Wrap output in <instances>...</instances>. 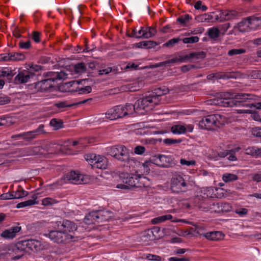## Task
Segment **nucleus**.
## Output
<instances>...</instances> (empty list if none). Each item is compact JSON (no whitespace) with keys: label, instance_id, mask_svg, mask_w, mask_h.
Wrapping results in <instances>:
<instances>
[{"label":"nucleus","instance_id":"f704fd0d","mask_svg":"<svg viewBox=\"0 0 261 261\" xmlns=\"http://www.w3.org/2000/svg\"><path fill=\"white\" fill-rule=\"evenodd\" d=\"M37 202L36 201V199H30L23 202H20L17 204V208H21L28 206H31L33 204H36Z\"/></svg>","mask_w":261,"mask_h":261},{"label":"nucleus","instance_id":"680f3d73","mask_svg":"<svg viewBox=\"0 0 261 261\" xmlns=\"http://www.w3.org/2000/svg\"><path fill=\"white\" fill-rule=\"evenodd\" d=\"M40 35L41 33L40 32L36 31L33 32L32 38L35 42L38 43L40 41Z\"/></svg>","mask_w":261,"mask_h":261},{"label":"nucleus","instance_id":"cd10ccee","mask_svg":"<svg viewBox=\"0 0 261 261\" xmlns=\"http://www.w3.org/2000/svg\"><path fill=\"white\" fill-rule=\"evenodd\" d=\"M172 216L171 215L168 214L166 215H163L160 217H156L151 220V223L153 224H159L163 222H165L166 220H170L172 218Z\"/></svg>","mask_w":261,"mask_h":261},{"label":"nucleus","instance_id":"a211bd4d","mask_svg":"<svg viewBox=\"0 0 261 261\" xmlns=\"http://www.w3.org/2000/svg\"><path fill=\"white\" fill-rule=\"evenodd\" d=\"M21 226H12L9 229L3 231L1 233V236L6 239H12L16 236L17 234L21 230Z\"/></svg>","mask_w":261,"mask_h":261},{"label":"nucleus","instance_id":"6ab92c4d","mask_svg":"<svg viewBox=\"0 0 261 261\" xmlns=\"http://www.w3.org/2000/svg\"><path fill=\"white\" fill-rule=\"evenodd\" d=\"M169 90L168 88L165 86H162L160 88H155L154 90L149 94L153 99L155 98L157 100L156 104L158 105L161 100V97L162 95L167 94L168 93Z\"/></svg>","mask_w":261,"mask_h":261},{"label":"nucleus","instance_id":"393cba45","mask_svg":"<svg viewBox=\"0 0 261 261\" xmlns=\"http://www.w3.org/2000/svg\"><path fill=\"white\" fill-rule=\"evenodd\" d=\"M14 123V119L8 116H4L0 118V126H9Z\"/></svg>","mask_w":261,"mask_h":261},{"label":"nucleus","instance_id":"bb28decb","mask_svg":"<svg viewBox=\"0 0 261 261\" xmlns=\"http://www.w3.org/2000/svg\"><path fill=\"white\" fill-rule=\"evenodd\" d=\"M134 175L128 173H125L123 174L122 177L123 178V182L130 187H133L135 185L134 183Z\"/></svg>","mask_w":261,"mask_h":261},{"label":"nucleus","instance_id":"72a5a7b5","mask_svg":"<svg viewBox=\"0 0 261 261\" xmlns=\"http://www.w3.org/2000/svg\"><path fill=\"white\" fill-rule=\"evenodd\" d=\"M74 71L76 73H84L87 70V67L85 63L81 62L74 65Z\"/></svg>","mask_w":261,"mask_h":261},{"label":"nucleus","instance_id":"79ce46f5","mask_svg":"<svg viewBox=\"0 0 261 261\" xmlns=\"http://www.w3.org/2000/svg\"><path fill=\"white\" fill-rule=\"evenodd\" d=\"M139 44V47L151 48L157 45V43L155 42L152 41H144L140 42Z\"/></svg>","mask_w":261,"mask_h":261},{"label":"nucleus","instance_id":"c9c22d12","mask_svg":"<svg viewBox=\"0 0 261 261\" xmlns=\"http://www.w3.org/2000/svg\"><path fill=\"white\" fill-rule=\"evenodd\" d=\"M246 52V50L244 48H233L230 49L228 51L227 55L229 56H233L236 55L243 54L245 53Z\"/></svg>","mask_w":261,"mask_h":261},{"label":"nucleus","instance_id":"9b49d317","mask_svg":"<svg viewBox=\"0 0 261 261\" xmlns=\"http://www.w3.org/2000/svg\"><path fill=\"white\" fill-rule=\"evenodd\" d=\"M85 159L92 167L98 169H106L108 160L106 158L95 154H88L85 155Z\"/></svg>","mask_w":261,"mask_h":261},{"label":"nucleus","instance_id":"c85d7f7f","mask_svg":"<svg viewBox=\"0 0 261 261\" xmlns=\"http://www.w3.org/2000/svg\"><path fill=\"white\" fill-rule=\"evenodd\" d=\"M245 153L252 156H259L261 154V149L255 147H249L245 149Z\"/></svg>","mask_w":261,"mask_h":261},{"label":"nucleus","instance_id":"3c124183","mask_svg":"<svg viewBox=\"0 0 261 261\" xmlns=\"http://www.w3.org/2000/svg\"><path fill=\"white\" fill-rule=\"evenodd\" d=\"M143 237L145 238V240H152L155 238L154 237L153 232L152 230H148L146 231L143 236Z\"/></svg>","mask_w":261,"mask_h":261},{"label":"nucleus","instance_id":"603ef678","mask_svg":"<svg viewBox=\"0 0 261 261\" xmlns=\"http://www.w3.org/2000/svg\"><path fill=\"white\" fill-rule=\"evenodd\" d=\"M19 47L22 49H29L31 47V42L30 40H28L25 42L20 41L19 42Z\"/></svg>","mask_w":261,"mask_h":261},{"label":"nucleus","instance_id":"4d7b16f0","mask_svg":"<svg viewBox=\"0 0 261 261\" xmlns=\"http://www.w3.org/2000/svg\"><path fill=\"white\" fill-rule=\"evenodd\" d=\"M146 28L142 27L141 28V29L137 32V38H146Z\"/></svg>","mask_w":261,"mask_h":261},{"label":"nucleus","instance_id":"f257e3e1","mask_svg":"<svg viewBox=\"0 0 261 261\" xmlns=\"http://www.w3.org/2000/svg\"><path fill=\"white\" fill-rule=\"evenodd\" d=\"M256 97L254 95L247 93H238L234 95L227 93L222 97L210 100V103L224 107L243 106L250 109H261V102L244 103L247 100L255 99Z\"/></svg>","mask_w":261,"mask_h":261},{"label":"nucleus","instance_id":"4468645a","mask_svg":"<svg viewBox=\"0 0 261 261\" xmlns=\"http://www.w3.org/2000/svg\"><path fill=\"white\" fill-rule=\"evenodd\" d=\"M58 228L67 233L75 236V231L77 230V227L73 222L68 220H64L58 222Z\"/></svg>","mask_w":261,"mask_h":261},{"label":"nucleus","instance_id":"a19ab883","mask_svg":"<svg viewBox=\"0 0 261 261\" xmlns=\"http://www.w3.org/2000/svg\"><path fill=\"white\" fill-rule=\"evenodd\" d=\"M213 16L208 14H204L196 17V19L200 22H209L212 20Z\"/></svg>","mask_w":261,"mask_h":261},{"label":"nucleus","instance_id":"a878e982","mask_svg":"<svg viewBox=\"0 0 261 261\" xmlns=\"http://www.w3.org/2000/svg\"><path fill=\"white\" fill-rule=\"evenodd\" d=\"M12 194L13 199H19L27 196L28 192L24 191L21 187H18L16 191L12 192Z\"/></svg>","mask_w":261,"mask_h":261},{"label":"nucleus","instance_id":"dca6fc26","mask_svg":"<svg viewBox=\"0 0 261 261\" xmlns=\"http://www.w3.org/2000/svg\"><path fill=\"white\" fill-rule=\"evenodd\" d=\"M122 106H117L109 109L105 114L106 118L113 120L123 117Z\"/></svg>","mask_w":261,"mask_h":261},{"label":"nucleus","instance_id":"69168bd1","mask_svg":"<svg viewBox=\"0 0 261 261\" xmlns=\"http://www.w3.org/2000/svg\"><path fill=\"white\" fill-rule=\"evenodd\" d=\"M55 106L57 107L58 109H62L66 107H70L71 105H67L65 101H62L58 103H56L54 105Z\"/></svg>","mask_w":261,"mask_h":261},{"label":"nucleus","instance_id":"774afa93","mask_svg":"<svg viewBox=\"0 0 261 261\" xmlns=\"http://www.w3.org/2000/svg\"><path fill=\"white\" fill-rule=\"evenodd\" d=\"M177 62H185L190 60L189 55H186L185 56H179L177 57Z\"/></svg>","mask_w":261,"mask_h":261},{"label":"nucleus","instance_id":"a18cd8bd","mask_svg":"<svg viewBox=\"0 0 261 261\" xmlns=\"http://www.w3.org/2000/svg\"><path fill=\"white\" fill-rule=\"evenodd\" d=\"M57 201L51 198L46 197L42 199V204L44 206L51 205L56 203Z\"/></svg>","mask_w":261,"mask_h":261},{"label":"nucleus","instance_id":"49530a36","mask_svg":"<svg viewBox=\"0 0 261 261\" xmlns=\"http://www.w3.org/2000/svg\"><path fill=\"white\" fill-rule=\"evenodd\" d=\"M180 40V39L179 38H175L171 39L168 41L167 42H166L165 44H163V46L167 47H172L175 44L178 43Z\"/></svg>","mask_w":261,"mask_h":261},{"label":"nucleus","instance_id":"6e6d98bb","mask_svg":"<svg viewBox=\"0 0 261 261\" xmlns=\"http://www.w3.org/2000/svg\"><path fill=\"white\" fill-rule=\"evenodd\" d=\"M146 258L150 260L161 261L162 260L161 256L151 254H147Z\"/></svg>","mask_w":261,"mask_h":261},{"label":"nucleus","instance_id":"09e8293b","mask_svg":"<svg viewBox=\"0 0 261 261\" xmlns=\"http://www.w3.org/2000/svg\"><path fill=\"white\" fill-rule=\"evenodd\" d=\"M76 91L79 92V93L81 94L89 93L92 91V88L90 86L78 88Z\"/></svg>","mask_w":261,"mask_h":261},{"label":"nucleus","instance_id":"7ed1b4c3","mask_svg":"<svg viewBox=\"0 0 261 261\" xmlns=\"http://www.w3.org/2000/svg\"><path fill=\"white\" fill-rule=\"evenodd\" d=\"M43 249L41 243L37 240L30 239L23 240L18 242L13 249L14 251H20V253L16 256L13 257L14 260L20 258L24 254V252L32 251L34 252L39 251Z\"/></svg>","mask_w":261,"mask_h":261},{"label":"nucleus","instance_id":"0eeeda50","mask_svg":"<svg viewBox=\"0 0 261 261\" xmlns=\"http://www.w3.org/2000/svg\"><path fill=\"white\" fill-rule=\"evenodd\" d=\"M51 241L55 243L66 244L73 241L75 238H77L72 234H68L62 230H51L47 234H45Z\"/></svg>","mask_w":261,"mask_h":261},{"label":"nucleus","instance_id":"338daca9","mask_svg":"<svg viewBox=\"0 0 261 261\" xmlns=\"http://www.w3.org/2000/svg\"><path fill=\"white\" fill-rule=\"evenodd\" d=\"M10 57V53L8 54H3L0 55V60L4 61H11Z\"/></svg>","mask_w":261,"mask_h":261},{"label":"nucleus","instance_id":"4c0bfd02","mask_svg":"<svg viewBox=\"0 0 261 261\" xmlns=\"http://www.w3.org/2000/svg\"><path fill=\"white\" fill-rule=\"evenodd\" d=\"M186 127L183 125H175L171 127V132L173 134H182L185 133Z\"/></svg>","mask_w":261,"mask_h":261},{"label":"nucleus","instance_id":"473e14b6","mask_svg":"<svg viewBox=\"0 0 261 261\" xmlns=\"http://www.w3.org/2000/svg\"><path fill=\"white\" fill-rule=\"evenodd\" d=\"M192 18L189 14H185L180 16L177 19V21L180 23L182 25L185 26L189 21Z\"/></svg>","mask_w":261,"mask_h":261},{"label":"nucleus","instance_id":"de8ad7c7","mask_svg":"<svg viewBox=\"0 0 261 261\" xmlns=\"http://www.w3.org/2000/svg\"><path fill=\"white\" fill-rule=\"evenodd\" d=\"M146 38H150L153 36L156 33V31L155 28L152 27H147L146 28Z\"/></svg>","mask_w":261,"mask_h":261},{"label":"nucleus","instance_id":"052dcab7","mask_svg":"<svg viewBox=\"0 0 261 261\" xmlns=\"http://www.w3.org/2000/svg\"><path fill=\"white\" fill-rule=\"evenodd\" d=\"M44 125L43 124H40L37 129L34 130L36 136L40 134L46 133L45 131L44 130Z\"/></svg>","mask_w":261,"mask_h":261},{"label":"nucleus","instance_id":"58836bf2","mask_svg":"<svg viewBox=\"0 0 261 261\" xmlns=\"http://www.w3.org/2000/svg\"><path fill=\"white\" fill-rule=\"evenodd\" d=\"M222 179L225 182H230L238 179V176L236 174L225 173L223 175Z\"/></svg>","mask_w":261,"mask_h":261},{"label":"nucleus","instance_id":"2f4dec72","mask_svg":"<svg viewBox=\"0 0 261 261\" xmlns=\"http://www.w3.org/2000/svg\"><path fill=\"white\" fill-rule=\"evenodd\" d=\"M138 184L137 185L136 187H147L149 185V180L146 177L143 176H139V178L138 180Z\"/></svg>","mask_w":261,"mask_h":261},{"label":"nucleus","instance_id":"0e129e2a","mask_svg":"<svg viewBox=\"0 0 261 261\" xmlns=\"http://www.w3.org/2000/svg\"><path fill=\"white\" fill-rule=\"evenodd\" d=\"M0 199L3 200L11 199H13L12 192H8L2 194L0 195Z\"/></svg>","mask_w":261,"mask_h":261},{"label":"nucleus","instance_id":"20e7f679","mask_svg":"<svg viewBox=\"0 0 261 261\" xmlns=\"http://www.w3.org/2000/svg\"><path fill=\"white\" fill-rule=\"evenodd\" d=\"M226 118L220 114L208 115L203 118L199 122V126L201 128L206 129H215L222 126L226 122Z\"/></svg>","mask_w":261,"mask_h":261},{"label":"nucleus","instance_id":"37998d69","mask_svg":"<svg viewBox=\"0 0 261 261\" xmlns=\"http://www.w3.org/2000/svg\"><path fill=\"white\" fill-rule=\"evenodd\" d=\"M205 57V53L204 51L195 52L189 54L190 59L193 58L204 59Z\"/></svg>","mask_w":261,"mask_h":261},{"label":"nucleus","instance_id":"bf43d9fd","mask_svg":"<svg viewBox=\"0 0 261 261\" xmlns=\"http://www.w3.org/2000/svg\"><path fill=\"white\" fill-rule=\"evenodd\" d=\"M146 150L145 148L142 146H137L134 148V152L137 154H142Z\"/></svg>","mask_w":261,"mask_h":261},{"label":"nucleus","instance_id":"8fccbe9b","mask_svg":"<svg viewBox=\"0 0 261 261\" xmlns=\"http://www.w3.org/2000/svg\"><path fill=\"white\" fill-rule=\"evenodd\" d=\"M181 142L180 139H174L170 138H167L163 140V142L168 145H170L175 143H179Z\"/></svg>","mask_w":261,"mask_h":261},{"label":"nucleus","instance_id":"4be33fe9","mask_svg":"<svg viewBox=\"0 0 261 261\" xmlns=\"http://www.w3.org/2000/svg\"><path fill=\"white\" fill-rule=\"evenodd\" d=\"M122 110L124 117L128 115H132L134 112L137 113V110L135 109V104L126 103L125 107L122 106Z\"/></svg>","mask_w":261,"mask_h":261},{"label":"nucleus","instance_id":"ea45409f","mask_svg":"<svg viewBox=\"0 0 261 261\" xmlns=\"http://www.w3.org/2000/svg\"><path fill=\"white\" fill-rule=\"evenodd\" d=\"M36 137L34 130L23 133V140L25 141H31Z\"/></svg>","mask_w":261,"mask_h":261},{"label":"nucleus","instance_id":"f3484780","mask_svg":"<svg viewBox=\"0 0 261 261\" xmlns=\"http://www.w3.org/2000/svg\"><path fill=\"white\" fill-rule=\"evenodd\" d=\"M202 229L200 227L196 228L195 231L200 236H203L207 239L212 241H218L222 239L224 234L220 231H211L203 233L201 232Z\"/></svg>","mask_w":261,"mask_h":261},{"label":"nucleus","instance_id":"412c9836","mask_svg":"<svg viewBox=\"0 0 261 261\" xmlns=\"http://www.w3.org/2000/svg\"><path fill=\"white\" fill-rule=\"evenodd\" d=\"M95 213L97 224H102L103 222L108 221L111 217V213L108 211H98Z\"/></svg>","mask_w":261,"mask_h":261},{"label":"nucleus","instance_id":"e2e57ef3","mask_svg":"<svg viewBox=\"0 0 261 261\" xmlns=\"http://www.w3.org/2000/svg\"><path fill=\"white\" fill-rule=\"evenodd\" d=\"M196 68L194 65H186L181 67V71L183 72H186L192 69Z\"/></svg>","mask_w":261,"mask_h":261},{"label":"nucleus","instance_id":"423d86ee","mask_svg":"<svg viewBox=\"0 0 261 261\" xmlns=\"http://www.w3.org/2000/svg\"><path fill=\"white\" fill-rule=\"evenodd\" d=\"M157 100L153 99L149 94L145 97L137 100L135 103V109L137 110V114L142 115L153 109L156 105Z\"/></svg>","mask_w":261,"mask_h":261},{"label":"nucleus","instance_id":"39448f33","mask_svg":"<svg viewBox=\"0 0 261 261\" xmlns=\"http://www.w3.org/2000/svg\"><path fill=\"white\" fill-rule=\"evenodd\" d=\"M109 154L122 162L126 164V166H133L138 163L135 160L129 158V151L127 148L123 145H116L111 147L109 150Z\"/></svg>","mask_w":261,"mask_h":261},{"label":"nucleus","instance_id":"6e6552de","mask_svg":"<svg viewBox=\"0 0 261 261\" xmlns=\"http://www.w3.org/2000/svg\"><path fill=\"white\" fill-rule=\"evenodd\" d=\"M172 163V159L169 156L163 154H159L152 156L149 162H146L142 165L145 169L146 172H149L150 169L148 166L151 163L158 166L164 168H168L170 166Z\"/></svg>","mask_w":261,"mask_h":261},{"label":"nucleus","instance_id":"f8f14e48","mask_svg":"<svg viewBox=\"0 0 261 261\" xmlns=\"http://www.w3.org/2000/svg\"><path fill=\"white\" fill-rule=\"evenodd\" d=\"M87 176L79 173L78 172L72 171L67 173L61 181L65 182H70L74 184H85L87 182Z\"/></svg>","mask_w":261,"mask_h":261},{"label":"nucleus","instance_id":"1a4fd4ad","mask_svg":"<svg viewBox=\"0 0 261 261\" xmlns=\"http://www.w3.org/2000/svg\"><path fill=\"white\" fill-rule=\"evenodd\" d=\"M188 188V184L184 177L179 174L173 175L170 180V189L174 193L185 192Z\"/></svg>","mask_w":261,"mask_h":261},{"label":"nucleus","instance_id":"5701e85b","mask_svg":"<svg viewBox=\"0 0 261 261\" xmlns=\"http://www.w3.org/2000/svg\"><path fill=\"white\" fill-rule=\"evenodd\" d=\"M84 222L88 225L97 224L95 212H92L87 214L84 219Z\"/></svg>","mask_w":261,"mask_h":261},{"label":"nucleus","instance_id":"2eb2a0df","mask_svg":"<svg viewBox=\"0 0 261 261\" xmlns=\"http://www.w3.org/2000/svg\"><path fill=\"white\" fill-rule=\"evenodd\" d=\"M241 13L234 10H222L220 13V21L238 19L241 17Z\"/></svg>","mask_w":261,"mask_h":261},{"label":"nucleus","instance_id":"c756f323","mask_svg":"<svg viewBox=\"0 0 261 261\" xmlns=\"http://www.w3.org/2000/svg\"><path fill=\"white\" fill-rule=\"evenodd\" d=\"M220 30L217 28H212L208 29L207 34L208 36L213 39L217 38L220 35Z\"/></svg>","mask_w":261,"mask_h":261},{"label":"nucleus","instance_id":"ddd939ff","mask_svg":"<svg viewBox=\"0 0 261 261\" xmlns=\"http://www.w3.org/2000/svg\"><path fill=\"white\" fill-rule=\"evenodd\" d=\"M35 76L34 72L28 70H23L18 72L13 80L15 84H25Z\"/></svg>","mask_w":261,"mask_h":261},{"label":"nucleus","instance_id":"c03bdc74","mask_svg":"<svg viewBox=\"0 0 261 261\" xmlns=\"http://www.w3.org/2000/svg\"><path fill=\"white\" fill-rule=\"evenodd\" d=\"M199 37L198 36H191L190 37L184 38L182 40L184 43H194L198 42Z\"/></svg>","mask_w":261,"mask_h":261},{"label":"nucleus","instance_id":"e433bc0d","mask_svg":"<svg viewBox=\"0 0 261 261\" xmlns=\"http://www.w3.org/2000/svg\"><path fill=\"white\" fill-rule=\"evenodd\" d=\"M11 61H21L25 59V55L20 53H10Z\"/></svg>","mask_w":261,"mask_h":261},{"label":"nucleus","instance_id":"9d476101","mask_svg":"<svg viewBox=\"0 0 261 261\" xmlns=\"http://www.w3.org/2000/svg\"><path fill=\"white\" fill-rule=\"evenodd\" d=\"M260 18L254 16L248 17L244 18L241 21L239 22L234 28H237L241 32L244 33L249 32L251 30L255 29L258 24H255L259 21Z\"/></svg>","mask_w":261,"mask_h":261},{"label":"nucleus","instance_id":"7c9ffc66","mask_svg":"<svg viewBox=\"0 0 261 261\" xmlns=\"http://www.w3.org/2000/svg\"><path fill=\"white\" fill-rule=\"evenodd\" d=\"M50 124L57 130L63 127V122L61 119L53 118L50 120Z\"/></svg>","mask_w":261,"mask_h":261},{"label":"nucleus","instance_id":"13d9d810","mask_svg":"<svg viewBox=\"0 0 261 261\" xmlns=\"http://www.w3.org/2000/svg\"><path fill=\"white\" fill-rule=\"evenodd\" d=\"M194 7L197 10L201 9L203 11H206L207 9L206 6L202 5V2L200 1H198L195 3Z\"/></svg>","mask_w":261,"mask_h":261},{"label":"nucleus","instance_id":"b1692460","mask_svg":"<svg viewBox=\"0 0 261 261\" xmlns=\"http://www.w3.org/2000/svg\"><path fill=\"white\" fill-rule=\"evenodd\" d=\"M15 74L16 72H14L12 70L9 69H3L0 70V78L6 77L9 82H10V81Z\"/></svg>","mask_w":261,"mask_h":261},{"label":"nucleus","instance_id":"5fc2aeb1","mask_svg":"<svg viewBox=\"0 0 261 261\" xmlns=\"http://www.w3.org/2000/svg\"><path fill=\"white\" fill-rule=\"evenodd\" d=\"M180 163L182 165H186L187 166L195 165L196 162L194 160L187 161L185 159H181L180 160Z\"/></svg>","mask_w":261,"mask_h":261},{"label":"nucleus","instance_id":"aec40b11","mask_svg":"<svg viewBox=\"0 0 261 261\" xmlns=\"http://www.w3.org/2000/svg\"><path fill=\"white\" fill-rule=\"evenodd\" d=\"M42 150L40 146H34L24 148L20 150V152L22 156L35 155L43 153Z\"/></svg>","mask_w":261,"mask_h":261},{"label":"nucleus","instance_id":"f03ea898","mask_svg":"<svg viewBox=\"0 0 261 261\" xmlns=\"http://www.w3.org/2000/svg\"><path fill=\"white\" fill-rule=\"evenodd\" d=\"M68 74L64 71L48 72L44 74L46 79L34 83V88L36 91L41 92H48L54 87V82L58 80H65L67 78Z\"/></svg>","mask_w":261,"mask_h":261},{"label":"nucleus","instance_id":"864d4df0","mask_svg":"<svg viewBox=\"0 0 261 261\" xmlns=\"http://www.w3.org/2000/svg\"><path fill=\"white\" fill-rule=\"evenodd\" d=\"M141 86L138 83L135 82L132 84L129 85L128 89L130 91H137L139 90Z\"/></svg>","mask_w":261,"mask_h":261}]
</instances>
